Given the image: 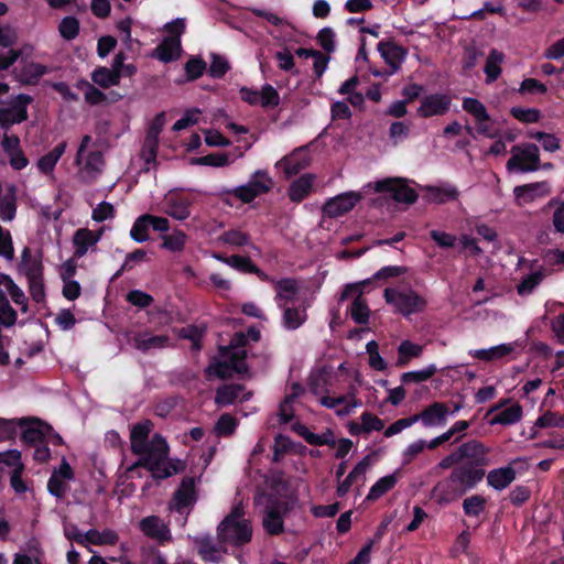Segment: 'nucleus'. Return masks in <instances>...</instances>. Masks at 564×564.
Masks as SVG:
<instances>
[{
  "label": "nucleus",
  "mask_w": 564,
  "mask_h": 564,
  "mask_svg": "<svg viewBox=\"0 0 564 564\" xmlns=\"http://www.w3.org/2000/svg\"><path fill=\"white\" fill-rule=\"evenodd\" d=\"M58 31L63 39L74 40L79 33V22L74 17H65L58 25Z\"/></svg>",
  "instance_id": "nucleus-54"
},
{
  "label": "nucleus",
  "mask_w": 564,
  "mask_h": 564,
  "mask_svg": "<svg viewBox=\"0 0 564 564\" xmlns=\"http://www.w3.org/2000/svg\"><path fill=\"white\" fill-rule=\"evenodd\" d=\"M246 343L247 337L243 334H235L232 340L230 341V347H220V358L215 359L207 367V375H214L220 379H227L231 378L235 373H247V352L243 348Z\"/></svg>",
  "instance_id": "nucleus-4"
},
{
  "label": "nucleus",
  "mask_w": 564,
  "mask_h": 564,
  "mask_svg": "<svg viewBox=\"0 0 564 564\" xmlns=\"http://www.w3.org/2000/svg\"><path fill=\"white\" fill-rule=\"evenodd\" d=\"M192 202L182 196H170L165 200V213L176 220H185L189 217Z\"/></svg>",
  "instance_id": "nucleus-29"
},
{
  "label": "nucleus",
  "mask_w": 564,
  "mask_h": 564,
  "mask_svg": "<svg viewBox=\"0 0 564 564\" xmlns=\"http://www.w3.org/2000/svg\"><path fill=\"white\" fill-rule=\"evenodd\" d=\"M313 174H304L291 183L289 187V197L292 202L300 203L308 196L314 183Z\"/></svg>",
  "instance_id": "nucleus-33"
},
{
  "label": "nucleus",
  "mask_w": 564,
  "mask_h": 564,
  "mask_svg": "<svg viewBox=\"0 0 564 564\" xmlns=\"http://www.w3.org/2000/svg\"><path fill=\"white\" fill-rule=\"evenodd\" d=\"M66 142L62 141L48 153L41 156L36 162V166L40 172L46 175L53 174L55 165L66 151Z\"/></svg>",
  "instance_id": "nucleus-32"
},
{
  "label": "nucleus",
  "mask_w": 564,
  "mask_h": 564,
  "mask_svg": "<svg viewBox=\"0 0 564 564\" xmlns=\"http://www.w3.org/2000/svg\"><path fill=\"white\" fill-rule=\"evenodd\" d=\"M373 189L378 193H389L391 197L399 203L413 204L417 198L414 189H412L405 181L401 178H386L378 181L373 184Z\"/></svg>",
  "instance_id": "nucleus-12"
},
{
  "label": "nucleus",
  "mask_w": 564,
  "mask_h": 564,
  "mask_svg": "<svg viewBox=\"0 0 564 564\" xmlns=\"http://www.w3.org/2000/svg\"><path fill=\"white\" fill-rule=\"evenodd\" d=\"M240 97L251 106H261L263 108H274L280 104V95L271 85H264L261 90H254L241 87Z\"/></svg>",
  "instance_id": "nucleus-14"
},
{
  "label": "nucleus",
  "mask_w": 564,
  "mask_h": 564,
  "mask_svg": "<svg viewBox=\"0 0 564 564\" xmlns=\"http://www.w3.org/2000/svg\"><path fill=\"white\" fill-rule=\"evenodd\" d=\"M522 417V408L518 403L511 404L509 408L503 409L496 414L490 424L511 425L519 422Z\"/></svg>",
  "instance_id": "nucleus-39"
},
{
  "label": "nucleus",
  "mask_w": 564,
  "mask_h": 564,
  "mask_svg": "<svg viewBox=\"0 0 564 564\" xmlns=\"http://www.w3.org/2000/svg\"><path fill=\"white\" fill-rule=\"evenodd\" d=\"M91 80L102 87L109 88L111 86L119 85L118 74H115L113 68L99 67L95 69L91 74Z\"/></svg>",
  "instance_id": "nucleus-41"
},
{
  "label": "nucleus",
  "mask_w": 564,
  "mask_h": 564,
  "mask_svg": "<svg viewBox=\"0 0 564 564\" xmlns=\"http://www.w3.org/2000/svg\"><path fill=\"white\" fill-rule=\"evenodd\" d=\"M0 257L12 260L14 258V248L11 234L0 226Z\"/></svg>",
  "instance_id": "nucleus-61"
},
{
  "label": "nucleus",
  "mask_w": 564,
  "mask_h": 564,
  "mask_svg": "<svg viewBox=\"0 0 564 564\" xmlns=\"http://www.w3.org/2000/svg\"><path fill=\"white\" fill-rule=\"evenodd\" d=\"M480 444L481 442L477 440H470L460 444L451 454L446 455L438 462L437 468L446 470L451 467L460 465L466 458H476L477 448Z\"/></svg>",
  "instance_id": "nucleus-17"
},
{
  "label": "nucleus",
  "mask_w": 564,
  "mask_h": 564,
  "mask_svg": "<svg viewBox=\"0 0 564 564\" xmlns=\"http://www.w3.org/2000/svg\"><path fill=\"white\" fill-rule=\"evenodd\" d=\"M248 183L258 196L268 193L273 186L272 178L262 170L256 171Z\"/></svg>",
  "instance_id": "nucleus-45"
},
{
  "label": "nucleus",
  "mask_w": 564,
  "mask_h": 564,
  "mask_svg": "<svg viewBox=\"0 0 564 564\" xmlns=\"http://www.w3.org/2000/svg\"><path fill=\"white\" fill-rule=\"evenodd\" d=\"M511 158L507 162V170L522 173L534 172L540 169V151L534 143L514 145Z\"/></svg>",
  "instance_id": "nucleus-7"
},
{
  "label": "nucleus",
  "mask_w": 564,
  "mask_h": 564,
  "mask_svg": "<svg viewBox=\"0 0 564 564\" xmlns=\"http://www.w3.org/2000/svg\"><path fill=\"white\" fill-rule=\"evenodd\" d=\"M282 308L281 323L286 330H295L300 328L307 319L306 307L301 306H288L284 305Z\"/></svg>",
  "instance_id": "nucleus-27"
},
{
  "label": "nucleus",
  "mask_w": 564,
  "mask_h": 564,
  "mask_svg": "<svg viewBox=\"0 0 564 564\" xmlns=\"http://www.w3.org/2000/svg\"><path fill=\"white\" fill-rule=\"evenodd\" d=\"M151 227L149 220V214L142 215L135 219L133 223L130 237L135 242H144L149 239V228Z\"/></svg>",
  "instance_id": "nucleus-46"
},
{
  "label": "nucleus",
  "mask_w": 564,
  "mask_h": 564,
  "mask_svg": "<svg viewBox=\"0 0 564 564\" xmlns=\"http://www.w3.org/2000/svg\"><path fill=\"white\" fill-rule=\"evenodd\" d=\"M360 420L361 425H352L351 431L356 429L365 433H370L372 431H381L384 427L383 421L370 412L362 413Z\"/></svg>",
  "instance_id": "nucleus-51"
},
{
  "label": "nucleus",
  "mask_w": 564,
  "mask_h": 564,
  "mask_svg": "<svg viewBox=\"0 0 564 564\" xmlns=\"http://www.w3.org/2000/svg\"><path fill=\"white\" fill-rule=\"evenodd\" d=\"M423 354V346L410 340H402L398 347L397 366L404 367L411 359L419 358Z\"/></svg>",
  "instance_id": "nucleus-37"
},
{
  "label": "nucleus",
  "mask_w": 564,
  "mask_h": 564,
  "mask_svg": "<svg viewBox=\"0 0 564 564\" xmlns=\"http://www.w3.org/2000/svg\"><path fill=\"white\" fill-rule=\"evenodd\" d=\"M225 263L245 273H253L258 271L257 267L247 257H241L237 254L230 256L228 257V259L225 260Z\"/></svg>",
  "instance_id": "nucleus-58"
},
{
  "label": "nucleus",
  "mask_w": 564,
  "mask_h": 564,
  "mask_svg": "<svg viewBox=\"0 0 564 564\" xmlns=\"http://www.w3.org/2000/svg\"><path fill=\"white\" fill-rule=\"evenodd\" d=\"M48 432H51L50 425L35 421L23 429L21 438L26 444L39 445L44 442Z\"/></svg>",
  "instance_id": "nucleus-35"
},
{
  "label": "nucleus",
  "mask_w": 564,
  "mask_h": 564,
  "mask_svg": "<svg viewBox=\"0 0 564 564\" xmlns=\"http://www.w3.org/2000/svg\"><path fill=\"white\" fill-rule=\"evenodd\" d=\"M238 426V421L229 413H224L217 420L214 431L219 437L231 436Z\"/></svg>",
  "instance_id": "nucleus-44"
},
{
  "label": "nucleus",
  "mask_w": 564,
  "mask_h": 564,
  "mask_svg": "<svg viewBox=\"0 0 564 564\" xmlns=\"http://www.w3.org/2000/svg\"><path fill=\"white\" fill-rule=\"evenodd\" d=\"M77 536V543L85 546L87 544L115 545L119 541V534L111 529H105L102 531L90 529L85 534H78Z\"/></svg>",
  "instance_id": "nucleus-26"
},
{
  "label": "nucleus",
  "mask_w": 564,
  "mask_h": 564,
  "mask_svg": "<svg viewBox=\"0 0 564 564\" xmlns=\"http://www.w3.org/2000/svg\"><path fill=\"white\" fill-rule=\"evenodd\" d=\"M78 86L84 88L85 100L88 104L98 105L106 100L105 94L88 82H79Z\"/></svg>",
  "instance_id": "nucleus-60"
},
{
  "label": "nucleus",
  "mask_w": 564,
  "mask_h": 564,
  "mask_svg": "<svg viewBox=\"0 0 564 564\" xmlns=\"http://www.w3.org/2000/svg\"><path fill=\"white\" fill-rule=\"evenodd\" d=\"M489 453L490 448L481 443L477 448L476 458H466L460 465L455 466L451 474L433 488L437 500L451 502L476 488L486 475L485 467L490 464Z\"/></svg>",
  "instance_id": "nucleus-2"
},
{
  "label": "nucleus",
  "mask_w": 564,
  "mask_h": 564,
  "mask_svg": "<svg viewBox=\"0 0 564 564\" xmlns=\"http://www.w3.org/2000/svg\"><path fill=\"white\" fill-rule=\"evenodd\" d=\"M397 484V477L394 475H388L380 478L369 490L367 499L377 500L386 492L391 490Z\"/></svg>",
  "instance_id": "nucleus-47"
},
{
  "label": "nucleus",
  "mask_w": 564,
  "mask_h": 564,
  "mask_svg": "<svg viewBox=\"0 0 564 564\" xmlns=\"http://www.w3.org/2000/svg\"><path fill=\"white\" fill-rule=\"evenodd\" d=\"M195 547L205 562L218 563L223 555L227 552V546L215 542L209 534L196 536L194 540Z\"/></svg>",
  "instance_id": "nucleus-19"
},
{
  "label": "nucleus",
  "mask_w": 564,
  "mask_h": 564,
  "mask_svg": "<svg viewBox=\"0 0 564 564\" xmlns=\"http://www.w3.org/2000/svg\"><path fill=\"white\" fill-rule=\"evenodd\" d=\"M276 292L275 302L279 307H284L288 302L292 301L297 294L299 288L294 279H282L274 281Z\"/></svg>",
  "instance_id": "nucleus-31"
},
{
  "label": "nucleus",
  "mask_w": 564,
  "mask_h": 564,
  "mask_svg": "<svg viewBox=\"0 0 564 564\" xmlns=\"http://www.w3.org/2000/svg\"><path fill=\"white\" fill-rule=\"evenodd\" d=\"M20 272L23 273L28 281L43 278V264L40 260L33 259L28 248L22 252Z\"/></svg>",
  "instance_id": "nucleus-36"
},
{
  "label": "nucleus",
  "mask_w": 564,
  "mask_h": 564,
  "mask_svg": "<svg viewBox=\"0 0 564 564\" xmlns=\"http://www.w3.org/2000/svg\"><path fill=\"white\" fill-rule=\"evenodd\" d=\"M180 51V41L174 37L165 39L155 50V56L162 62L176 59Z\"/></svg>",
  "instance_id": "nucleus-40"
},
{
  "label": "nucleus",
  "mask_w": 564,
  "mask_h": 564,
  "mask_svg": "<svg viewBox=\"0 0 564 564\" xmlns=\"http://www.w3.org/2000/svg\"><path fill=\"white\" fill-rule=\"evenodd\" d=\"M437 371L436 367L434 365H430L429 367L416 370V371H409L404 372L401 377L402 382L410 383V382H423L429 380L434 376V373Z\"/></svg>",
  "instance_id": "nucleus-56"
},
{
  "label": "nucleus",
  "mask_w": 564,
  "mask_h": 564,
  "mask_svg": "<svg viewBox=\"0 0 564 564\" xmlns=\"http://www.w3.org/2000/svg\"><path fill=\"white\" fill-rule=\"evenodd\" d=\"M197 500L196 481L194 477L182 479L178 488L173 495L170 509L180 514H187Z\"/></svg>",
  "instance_id": "nucleus-10"
},
{
  "label": "nucleus",
  "mask_w": 564,
  "mask_h": 564,
  "mask_svg": "<svg viewBox=\"0 0 564 564\" xmlns=\"http://www.w3.org/2000/svg\"><path fill=\"white\" fill-rule=\"evenodd\" d=\"M126 337L128 344L142 354H151L171 346L170 336L154 335L149 329L129 332Z\"/></svg>",
  "instance_id": "nucleus-9"
},
{
  "label": "nucleus",
  "mask_w": 564,
  "mask_h": 564,
  "mask_svg": "<svg viewBox=\"0 0 564 564\" xmlns=\"http://www.w3.org/2000/svg\"><path fill=\"white\" fill-rule=\"evenodd\" d=\"M505 59V54L496 48L489 52L487 62L484 68L486 74V82H495L501 74V64Z\"/></svg>",
  "instance_id": "nucleus-38"
},
{
  "label": "nucleus",
  "mask_w": 564,
  "mask_h": 564,
  "mask_svg": "<svg viewBox=\"0 0 564 564\" xmlns=\"http://www.w3.org/2000/svg\"><path fill=\"white\" fill-rule=\"evenodd\" d=\"M104 230L93 231L87 228H80L73 236L74 258L80 259L87 254L89 250L95 251Z\"/></svg>",
  "instance_id": "nucleus-20"
},
{
  "label": "nucleus",
  "mask_w": 564,
  "mask_h": 564,
  "mask_svg": "<svg viewBox=\"0 0 564 564\" xmlns=\"http://www.w3.org/2000/svg\"><path fill=\"white\" fill-rule=\"evenodd\" d=\"M231 162L232 160H230L229 155L226 153H212L193 159V164L214 167L228 166Z\"/></svg>",
  "instance_id": "nucleus-48"
},
{
  "label": "nucleus",
  "mask_w": 564,
  "mask_h": 564,
  "mask_svg": "<svg viewBox=\"0 0 564 564\" xmlns=\"http://www.w3.org/2000/svg\"><path fill=\"white\" fill-rule=\"evenodd\" d=\"M31 101L30 96L20 94L2 102V107H0V127L7 131L12 126L25 121L28 119V106Z\"/></svg>",
  "instance_id": "nucleus-8"
},
{
  "label": "nucleus",
  "mask_w": 564,
  "mask_h": 564,
  "mask_svg": "<svg viewBox=\"0 0 564 564\" xmlns=\"http://www.w3.org/2000/svg\"><path fill=\"white\" fill-rule=\"evenodd\" d=\"M187 236L182 230H174L172 234L162 236V248L172 251L181 252L186 245Z\"/></svg>",
  "instance_id": "nucleus-43"
},
{
  "label": "nucleus",
  "mask_w": 564,
  "mask_h": 564,
  "mask_svg": "<svg viewBox=\"0 0 564 564\" xmlns=\"http://www.w3.org/2000/svg\"><path fill=\"white\" fill-rule=\"evenodd\" d=\"M141 532L151 539L159 541H169L171 532L167 523L158 516H149L139 522Z\"/></svg>",
  "instance_id": "nucleus-22"
},
{
  "label": "nucleus",
  "mask_w": 564,
  "mask_h": 564,
  "mask_svg": "<svg viewBox=\"0 0 564 564\" xmlns=\"http://www.w3.org/2000/svg\"><path fill=\"white\" fill-rule=\"evenodd\" d=\"M462 107L467 113L473 116L475 121L486 119V116L489 115L485 105L476 98H464Z\"/></svg>",
  "instance_id": "nucleus-52"
},
{
  "label": "nucleus",
  "mask_w": 564,
  "mask_h": 564,
  "mask_svg": "<svg viewBox=\"0 0 564 564\" xmlns=\"http://www.w3.org/2000/svg\"><path fill=\"white\" fill-rule=\"evenodd\" d=\"M252 397L251 391H247L243 384L230 383L217 388L215 403L218 406H228L237 401H247Z\"/></svg>",
  "instance_id": "nucleus-21"
},
{
  "label": "nucleus",
  "mask_w": 564,
  "mask_h": 564,
  "mask_svg": "<svg viewBox=\"0 0 564 564\" xmlns=\"http://www.w3.org/2000/svg\"><path fill=\"white\" fill-rule=\"evenodd\" d=\"M514 350L512 344H500L498 346L490 347L488 349H475L470 350L469 355L476 359L482 361H495L499 360Z\"/></svg>",
  "instance_id": "nucleus-34"
},
{
  "label": "nucleus",
  "mask_w": 564,
  "mask_h": 564,
  "mask_svg": "<svg viewBox=\"0 0 564 564\" xmlns=\"http://www.w3.org/2000/svg\"><path fill=\"white\" fill-rule=\"evenodd\" d=\"M383 296L394 312L404 317L422 313L427 305L425 297L412 289L387 288Z\"/></svg>",
  "instance_id": "nucleus-6"
},
{
  "label": "nucleus",
  "mask_w": 564,
  "mask_h": 564,
  "mask_svg": "<svg viewBox=\"0 0 564 564\" xmlns=\"http://www.w3.org/2000/svg\"><path fill=\"white\" fill-rule=\"evenodd\" d=\"M486 499L479 495L466 498L463 502L464 512L467 516L478 517L485 509Z\"/></svg>",
  "instance_id": "nucleus-57"
},
{
  "label": "nucleus",
  "mask_w": 564,
  "mask_h": 564,
  "mask_svg": "<svg viewBox=\"0 0 564 564\" xmlns=\"http://www.w3.org/2000/svg\"><path fill=\"white\" fill-rule=\"evenodd\" d=\"M550 193V185L545 181L519 185L513 189L514 197L519 205L532 203L534 199L547 196Z\"/></svg>",
  "instance_id": "nucleus-23"
},
{
  "label": "nucleus",
  "mask_w": 564,
  "mask_h": 564,
  "mask_svg": "<svg viewBox=\"0 0 564 564\" xmlns=\"http://www.w3.org/2000/svg\"><path fill=\"white\" fill-rule=\"evenodd\" d=\"M219 240L232 247L251 246L254 250H257V248L252 246L250 242V236L247 232L239 229H230L223 232L221 236L219 237Z\"/></svg>",
  "instance_id": "nucleus-42"
},
{
  "label": "nucleus",
  "mask_w": 564,
  "mask_h": 564,
  "mask_svg": "<svg viewBox=\"0 0 564 564\" xmlns=\"http://www.w3.org/2000/svg\"><path fill=\"white\" fill-rule=\"evenodd\" d=\"M126 56L123 53H118L115 55L112 59V68L115 74H118V79L120 80L122 77H132L137 73V67L134 64H124Z\"/></svg>",
  "instance_id": "nucleus-53"
},
{
  "label": "nucleus",
  "mask_w": 564,
  "mask_h": 564,
  "mask_svg": "<svg viewBox=\"0 0 564 564\" xmlns=\"http://www.w3.org/2000/svg\"><path fill=\"white\" fill-rule=\"evenodd\" d=\"M262 525L267 533L276 535L283 532V514L280 503L267 507L262 519Z\"/></svg>",
  "instance_id": "nucleus-28"
},
{
  "label": "nucleus",
  "mask_w": 564,
  "mask_h": 564,
  "mask_svg": "<svg viewBox=\"0 0 564 564\" xmlns=\"http://www.w3.org/2000/svg\"><path fill=\"white\" fill-rule=\"evenodd\" d=\"M216 533L218 542L227 547L239 549L251 542L253 529L250 520L246 518L241 502L232 506L217 525Z\"/></svg>",
  "instance_id": "nucleus-3"
},
{
  "label": "nucleus",
  "mask_w": 564,
  "mask_h": 564,
  "mask_svg": "<svg viewBox=\"0 0 564 564\" xmlns=\"http://www.w3.org/2000/svg\"><path fill=\"white\" fill-rule=\"evenodd\" d=\"M534 425L540 429L564 426V415L547 411L536 419Z\"/></svg>",
  "instance_id": "nucleus-59"
},
{
  "label": "nucleus",
  "mask_w": 564,
  "mask_h": 564,
  "mask_svg": "<svg viewBox=\"0 0 564 564\" xmlns=\"http://www.w3.org/2000/svg\"><path fill=\"white\" fill-rule=\"evenodd\" d=\"M451 105L452 98L447 94H431L422 98L416 112L422 118L444 116L449 111Z\"/></svg>",
  "instance_id": "nucleus-16"
},
{
  "label": "nucleus",
  "mask_w": 564,
  "mask_h": 564,
  "mask_svg": "<svg viewBox=\"0 0 564 564\" xmlns=\"http://www.w3.org/2000/svg\"><path fill=\"white\" fill-rule=\"evenodd\" d=\"M426 449L425 440H416L410 443L402 452V465L408 466L417 459Z\"/></svg>",
  "instance_id": "nucleus-49"
},
{
  "label": "nucleus",
  "mask_w": 564,
  "mask_h": 564,
  "mask_svg": "<svg viewBox=\"0 0 564 564\" xmlns=\"http://www.w3.org/2000/svg\"><path fill=\"white\" fill-rule=\"evenodd\" d=\"M18 314L9 302L0 303V325L10 328L15 325Z\"/></svg>",
  "instance_id": "nucleus-64"
},
{
  "label": "nucleus",
  "mask_w": 564,
  "mask_h": 564,
  "mask_svg": "<svg viewBox=\"0 0 564 564\" xmlns=\"http://www.w3.org/2000/svg\"><path fill=\"white\" fill-rule=\"evenodd\" d=\"M426 196L431 203L445 204L456 200L459 196V192L456 186L445 184L441 186H429L426 188Z\"/></svg>",
  "instance_id": "nucleus-30"
},
{
  "label": "nucleus",
  "mask_w": 564,
  "mask_h": 564,
  "mask_svg": "<svg viewBox=\"0 0 564 564\" xmlns=\"http://www.w3.org/2000/svg\"><path fill=\"white\" fill-rule=\"evenodd\" d=\"M310 162L308 154L303 149H297L280 160L276 165L283 170L286 177H290L306 169Z\"/></svg>",
  "instance_id": "nucleus-24"
},
{
  "label": "nucleus",
  "mask_w": 564,
  "mask_h": 564,
  "mask_svg": "<svg viewBox=\"0 0 564 564\" xmlns=\"http://www.w3.org/2000/svg\"><path fill=\"white\" fill-rule=\"evenodd\" d=\"M370 280L367 279L358 283L348 284L346 285L340 296V299L344 301L351 297L355 293H357V296L352 301L351 306L349 308L350 316L357 324H367L369 321L370 311L366 301L361 297V286L368 284Z\"/></svg>",
  "instance_id": "nucleus-11"
},
{
  "label": "nucleus",
  "mask_w": 564,
  "mask_h": 564,
  "mask_svg": "<svg viewBox=\"0 0 564 564\" xmlns=\"http://www.w3.org/2000/svg\"><path fill=\"white\" fill-rule=\"evenodd\" d=\"M451 406L447 403L434 402L423 411L414 414L415 422L421 421L425 427L443 426L447 422Z\"/></svg>",
  "instance_id": "nucleus-18"
},
{
  "label": "nucleus",
  "mask_w": 564,
  "mask_h": 564,
  "mask_svg": "<svg viewBox=\"0 0 564 564\" xmlns=\"http://www.w3.org/2000/svg\"><path fill=\"white\" fill-rule=\"evenodd\" d=\"M159 140L149 138L145 135L142 149L141 158L147 164L154 163L158 154Z\"/></svg>",
  "instance_id": "nucleus-63"
},
{
  "label": "nucleus",
  "mask_w": 564,
  "mask_h": 564,
  "mask_svg": "<svg viewBox=\"0 0 564 564\" xmlns=\"http://www.w3.org/2000/svg\"><path fill=\"white\" fill-rule=\"evenodd\" d=\"M319 403L335 411L338 416H347L357 408L362 405L361 400L357 397V388L351 386L348 392L339 397L324 395Z\"/></svg>",
  "instance_id": "nucleus-13"
},
{
  "label": "nucleus",
  "mask_w": 564,
  "mask_h": 564,
  "mask_svg": "<svg viewBox=\"0 0 564 564\" xmlns=\"http://www.w3.org/2000/svg\"><path fill=\"white\" fill-rule=\"evenodd\" d=\"M362 196L358 192H345L333 198H329L323 206L324 215L336 218L350 212L360 200Z\"/></svg>",
  "instance_id": "nucleus-15"
},
{
  "label": "nucleus",
  "mask_w": 564,
  "mask_h": 564,
  "mask_svg": "<svg viewBox=\"0 0 564 564\" xmlns=\"http://www.w3.org/2000/svg\"><path fill=\"white\" fill-rule=\"evenodd\" d=\"M127 301L139 308H145L153 303L154 299L143 291L132 290L127 294Z\"/></svg>",
  "instance_id": "nucleus-62"
},
{
  "label": "nucleus",
  "mask_w": 564,
  "mask_h": 564,
  "mask_svg": "<svg viewBox=\"0 0 564 564\" xmlns=\"http://www.w3.org/2000/svg\"><path fill=\"white\" fill-rule=\"evenodd\" d=\"M77 180L85 184L94 183L104 172L106 161L100 150L93 145V138L85 134L76 152Z\"/></svg>",
  "instance_id": "nucleus-5"
},
{
  "label": "nucleus",
  "mask_w": 564,
  "mask_h": 564,
  "mask_svg": "<svg viewBox=\"0 0 564 564\" xmlns=\"http://www.w3.org/2000/svg\"><path fill=\"white\" fill-rule=\"evenodd\" d=\"M379 51L381 52V54L386 58V61L393 66L401 63L405 57L404 50L401 46H398L394 44L380 43Z\"/></svg>",
  "instance_id": "nucleus-50"
},
{
  "label": "nucleus",
  "mask_w": 564,
  "mask_h": 564,
  "mask_svg": "<svg viewBox=\"0 0 564 564\" xmlns=\"http://www.w3.org/2000/svg\"><path fill=\"white\" fill-rule=\"evenodd\" d=\"M487 485L497 491H502L516 480V469L511 466L494 468L485 475Z\"/></svg>",
  "instance_id": "nucleus-25"
},
{
  "label": "nucleus",
  "mask_w": 564,
  "mask_h": 564,
  "mask_svg": "<svg viewBox=\"0 0 564 564\" xmlns=\"http://www.w3.org/2000/svg\"><path fill=\"white\" fill-rule=\"evenodd\" d=\"M153 427L150 420L138 422L131 427V452L140 458L127 471L133 473L139 467H145L154 478L165 479L184 470V464L180 459H169L170 447L161 434H154L149 440Z\"/></svg>",
  "instance_id": "nucleus-1"
},
{
  "label": "nucleus",
  "mask_w": 564,
  "mask_h": 564,
  "mask_svg": "<svg viewBox=\"0 0 564 564\" xmlns=\"http://www.w3.org/2000/svg\"><path fill=\"white\" fill-rule=\"evenodd\" d=\"M544 274L542 271H535L525 276L517 286L520 295H528L542 282Z\"/></svg>",
  "instance_id": "nucleus-55"
}]
</instances>
